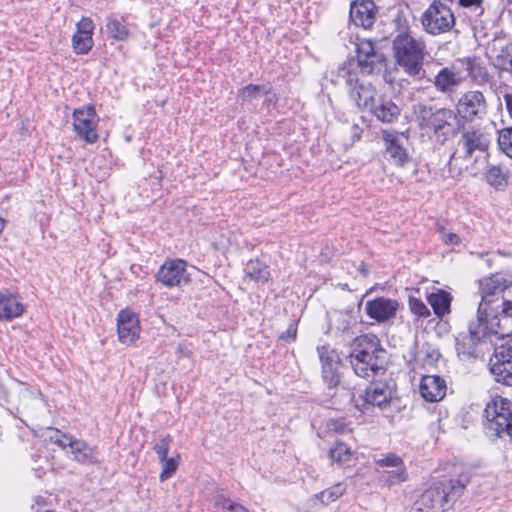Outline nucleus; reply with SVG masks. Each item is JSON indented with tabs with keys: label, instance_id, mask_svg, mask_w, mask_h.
Masks as SVG:
<instances>
[{
	"label": "nucleus",
	"instance_id": "0eeeda50",
	"mask_svg": "<svg viewBox=\"0 0 512 512\" xmlns=\"http://www.w3.org/2000/svg\"><path fill=\"white\" fill-rule=\"evenodd\" d=\"M369 385L366 386L364 392L355 398L352 395V401L355 407L362 413H366L370 408L377 407L385 410L396 398L397 386L393 378H370Z\"/></svg>",
	"mask_w": 512,
	"mask_h": 512
},
{
	"label": "nucleus",
	"instance_id": "72a5a7b5",
	"mask_svg": "<svg viewBox=\"0 0 512 512\" xmlns=\"http://www.w3.org/2000/svg\"><path fill=\"white\" fill-rule=\"evenodd\" d=\"M106 32L108 38L116 41H126L130 37V31L123 19L114 16H108L106 22Z\"/></svg>",
	"mask_w": 512,
	"mask_h": 512
},
{
	"label": "nucleus",
	"instance_id": "bf43d9fd",
	"mask_svg": "<svg viewBox=\"0 0 512 512\" xmlns=\"http://www.w3.org/2000/svg\"><path fill=\"white\" fill-rule=\"evenodd\" d=\"M342 445H343L342 443H337L335 448L336 449L342 448Z\"/></svg>",
	"mask_w": 512,
	"mask_h": 512
},
{
	"label": "nucleus",
	"instance_id": "a878e982",
	"mask_svg": "<svg viewBox=\"0 0 512 512\" xmlns=\"http://www.w3.org/2000/svg\"><path fill=\"white\" fill-rule=\"evenodd\" d=\"M36 437H39L45 445H56L59 448H74L78 441L70 434L64 433L54 427H44L33 430Z\"/></svg>",
	"mask_w": 512,
	"mask_h": 512
},
{
	"label": "nucleus",
	"instance_id": "4be33fe9",
	"mask_svg": "<svg viewBox=\"0 0 512 512\" xmlns=\"http://www.w3.org/2000/svg\"><path fill=\"white\" fill-rule=\"evenodd\" d=\"M462 129L459 145L464 149V159L472 157L475 151L485 152L489 147V140L479 129H465L463 125L458 124V130Z\"/></svg>",
	"mask_w": 512,
	"mask_h": 512
},
{
	"label": "nucleus",
	"instance_id": "680f3d73",
	"mask_svg": "<svg viewBox=\"0 0 512 512\" xmlns=\"http://www.w3.org/2000/svg\"><path fill=\"white\" fill-rule=\"evenodd\" d=\"M362 305V300H360V302L358 303V308H360Z\"/></svg>",
	"mask_w": 512,
	"mask_h": 512
},
{
	"label": "nucleus",
	"instance_id": "c9c22d12",
	"mask_svg": "<svg viewBox=\"0 0 512 512\" xmlns=\"http://www.w3.org/2000/svg\"><path fill=\"white\" fill-rule=\"evenodd\" d=\"M486 182L496 190L504 189L508 184V173L500 166L491 165L485 173Z\"/></svg>",
	"mask_w": 512,
	"mask_h": 512
},
{
	"label": "nucleus",
	"instance_id": "49530a36",
	"mask_svg": "<svg viewBox=\"0 0 512 512\" xmlns=\"http://www.w3.org/2000/svg\"><path fill=\"white\" fill-rule=\"evenodd\" d=\"M216 504L222 506V508L227 510V512H249L242 505L233 503L228 499H223L222 501L219 500L216 502Z\"/></svg>",
	"mask_w": 512,
	"mask_h": 512
},
{
	"label": "nucleus",
	"instance_id": "9b49d317",
	"mask_svg": "<svg viewBox=\"0 0 512 512\" xmlns=\"http://www.w3.org/2000/svg\"><path fill=\"white\" fill-rule=\"evenodd\" d=\"M416 115L421 130L433 131L437 138L443 137L442 142L447 139L448 132L445 128L451 126L450 120L455 117L451 109L419 105Z\"/></svg>",
	"mask_w": 512,
	"mask_h": 512
},
{
	"label": "nucleus",
	"instance_id": "4d7b16f0",
	"mask_svg": "<svg viewBox=\"0 0 512 512\" xmlns=\"http://www.w3.org/2000/svg\"><path fill=\"white\" fill-rule=\"evenodd\" d=\"M352 129L355 130V131L360 130V128H359V126L357 124H354L352 126Z\"/></svg>",
	"mask_w": 512,
	"mask_h": 512
},
{
	"label": "nucleus",
	"instance_id": "13d9d810",
	"mask_svg": "<svg viewBox=\"0 0 512 512\" xmlns=\"http://www.w3.org/2000/svg\"><path fill=\"white\" fill-rule=\"evenodd\" d=\"M454 156H455V153H453V154L450 156L449 161H448V165H450V164H451V161L453 160Z\"/></svg>",
	"mask_w": 512,
	"mask_h": 512
},
{
	"label": "nucleus",
	"instance_id": "e433bc0d",
	"mask_svg": "<svg viewBox=\"0 0 512 512\" xmlns=\"http://www.w3.org/2000/svg\"><path fill=\"white\" fill-rule=\"evenodd\" d=\"M272 87L258 84H248L240 88L237 92V98L242 102L257 99L261 94H271Z\"/></svg>",
	"mask_w": 512,
	"mask_h": 512
},
{
	"label": "nucleus",
	"instance_id": "f704fd0d",
	"mask_svg": "<svg viewBox=\"0 0 512 512\" xmlns=\"http://www.w3.org/2000/svg\"><path fill=\"white\" fill-rule=\"evenodd\" d=\"M461 82V79L447 67L442 68L435 76L434 84L441 92H452Z\"/></svg>",
	"mask_w": 512,
	"mask_h": 512
},
{
	"label": "nucleus",
	"instance_id": "cd10ccee",
	"mask_svg": "<svg viewBox=\"0 0 512 512\" xmlns=\"http://www.w3.org/2000/svg\"><path fill=\"white\" fill-rule=\"evenodd\" d=\"M24 310V305L10 293L0 292V320L11 321L21 316Z\"/></svg>",
	"mask_w": 512,
	"mask_h": 512
},
{
	"label": "nucleus",
	"instance_id": "423d86ee",
	"mask_svg": "<svg viewBox=\"0 0 512 512\" xmlns=\"http://www.w3.org/2000/svg\"><path fill=\"white\" fill-rule=\"evenodd\" d=\"M509 282L501 273L491 274L479 280L481 302L477 309L478 316L489 321L500 322L497 317H499L501 297L505 296Z\"/></svg>",
	"mask_w": 512,
	"mask_h": 512
},
{
	"label": "nucleus",
	"instance_id": "c85d7f7f",
	"mask_svg": "<svg viewBox=\"0 0 512 512\" xmlns=\"http://www.w3.org/2000/svg\"><path fill=\"white\" fill-rule=\"evenodd\" d=\"M505 296L501 297V307L497 317L500 320L499 329L504 335H508L512 331V281L508 284Z\"/></svg>",
	"mask_w": 512,
	"mask_h": 512
},
{
	"label": "nucleus",
	"instance_id": "5fc2aeb1",
	"mask_svg": "<svg viewBox=\"0 0 512 512\" xmlns=\"http://www.w3.org/2000/svg\"><path fill=\"white\" fill-rule=\"evenodd\" d=\"M5 223V220L2 217H0V233L4 230Z\"/></svg>",
	"mask_w": 512,
	"mask_h": 512
},
{
	"label": "nucleus",
	"instance_id": "a18cd8bd",
	"mask_svg": "<svg viewBox=\"0 0 512 512\" xmlns=\"http://www.w3.org/2000/svg\"><path fill=\"white\" fill-rule=\"evenodd\" d=\"M298 320H291L286 331L278 336L279 342L292 343L297 339Z\"/></svg>",
	"mask_w": 512,
	"mask_h": 512
},
{
	"label": "nucleus",
	"instance_id": "aec40b11",
	"mask_svg": "<svg viewBox=\"0 0 512 512\" xmlns=\"http://www.w3.org/2000/svg\"><path fill=\"white\" fill-rule=\"evenodd\" d=\"M489 370L498 383L505 386H512V356L497 346L489 360Z\"/></svg>",
	"mask_w": 512,
	"mask_h": 512
},
{
	"label": "nucleus",
	"instance_id": "ddd939ff",
	"mask_svg": "<svg viewBox=\"0 0 512 512\" xmlns=\"http://www.w3.org/2000/svg\"><path fill=\"white\" fill-rule=\"evenodd\" d=\"M403 135V132L397 130L381 131V138L384 144L383 155L388 162L398 168L405 167L413 160L400 139V136Z\"/></svg>",
	"mask_w": 512,
	"mask_h": 512
},
{
	"label": "nucleus",
	"instance_id": "8fccbe9b",
	"mask_svg": "<svg viewBox=\"0 0 512 512\" xmlns=\"http://www.w3.org/2000/svg\"><path fill=\"white\" fill-rule=\"evenodd\" d=\"M503 99H504V102H505L508 114H509L510 118H512V94L511 93H505L503 95Z\"/></svg>",
	"mask_w": 512,
	"mask_h": 512
},
{
	"label": "nucleus",
	"instance_id": "6e6552de",
	"mask_svg": "<svg viewBox=\"0 0 512 512\" xmlns=\"http://www.w3.org/2000/svg\"><path fill=\"white\" fill-rule=\"evenodd\" d=\"M356 56L354 64L360 69L363 75L383 74L387 83H393L391 74L387 71L389 59L387 55L376 47L372 39H362L355 44Z\"/></svg>",
	"mask_w": 512,
	"mask_h": 512
},
{
	"label": "nucleus",
	"instance_id": "c756f323",
	"mask_svg": "<svg viewBox=\"0 0 512 512\" xmlns=\"http://www.w3.org/2000/svg\"><path fill=\"white\" fill-rule=\"evenodd\" d=\"M465 65V70L468 75L480 84L491 82V75L489 74L485 64L478 57H465L460 60Z\"/></svg>",
	"mask_w": 512,
	"mask_h": 512
},
{
	"label": "nucleus",
	"instance_id": "f03ea898",
	"mask_svg": "<svg viewBox=\"0 0 512 512\" xmlns=\"http://www.w3.org/2000/svg\"><path fill=\"white\" fill-rule=\"evenodd\" d=\"M349 358L355 374L364 379L384 375L389 364L388 351L372 333L355 338Z\"/></svg>",
	"mask_w": 512,
	"mask_h": 512
},
{
	"label": "nucleus",
	"instance_id": "f3484780",
	"mask_svg": "<svg viewBox=\"0 0 512 512\" xmlns=\"http://www.w3.org/2000/svg\"><path fill=\"white\" fill-rule=\"evenodd\" d=\"M487 112L485 97L480 91H468L458 100L457 114L466 122L482 118Z\"/></svg>",
	"mask_w": 512,
	"mask_h": 512
},
{
	"label": "nucleus",
	"instance_id": "2eb2a0df",
	"mask_svg": "<svg viewBox=\"0 0 512 512\" xmlns=\"http://www.w3.org/2000/svg\"><path fill=\"white\" fill-rule=\"evenodd\" d=\"M317 352L321 362L323 381L329 388L337 387L341 381L339 371L341 358L339 353L335 349H331L329 345L318 346Z\"/></svg>",
	"mask_w": 512,
	"mask_h": 512
},
{
	"label": "nucleus",
	"instance_id": "09e8293b",
	"mask_svg": "<svg viewBox=\"0 0 512 512\" xmlns=\"http://www.w3.org/2000/svg\"><path fill=\"white\" fill-rule=\"evenodd\" d=\"M67 457L80 462L87 459V455L84 453V450H67Z\"/></svg>",
	"mask_w": 512,
	"mask_h": 512
},
{
	"label": "nucleus",
	"instance_id": "f257e3e1",
	"mask_svg": "<svg viewBox=\"0 0 512 512\" xmlns=\"http://www.w3.org/2000/svg\"><path fill=\"white\" fill-rule=\"evenodd\" d=\"M393 23L396 30V35L392 39L395 64L410 77L421 79L425 74L423 64L426 44L424 40L411 34L408 21L402 14L398 13Z\"/></svg>",
	"mask_w": 512,
	"mask_h": 512
},
{
	"label": "nucleus",
	"instance_id": "c03bdc74",
	"mask_svg": "<svg viewBox=\"0 0 512 512\" xmlns=\"http://www.w3.org/2000/svg\"><path fill=\"white\" fill-rule=\"evenodd\" d=\"M328 457L339 465H346L352 461V450H328Z\"/></svg>",
	"mask_w": 512,
	"mask_h": 512
},
{
	"label": "nucleus",
	"instance_id": "6ab92c4d",
	"mask_svg": "<svg viewBox=\"0 0 512 512\" xmlns=\"http://www.w3.org/2000/svg\"><path fill=\"white\" fill-rule=\"evenodd\" d=\"M118 339L122 344H131L139 337V318L130 308L121 309L117 314Z\"/></svg>",
	"mask_w": 512,
	"mask_h": 512
},
{
	"label": "nucleus",
	"instance_id": "a19ab883",
	"mask_svg": "<svg viewBox=\"0 0 512 512\" xmlns=\"http://www.w3.org/2000/svg\"><path fill=\"white\" fill-rule=\"evenodd\" d=\"M498 145L502 152L512 158V127L503 128L499 131Z\"/></svg>",
	"mask_w": 512,
	"mask_h": 512
},
{
	"label": "nucleus",
	"instance_id": "20e7f679",
	"mask_svg": "<svg viewBox=\"0 0 512 512\" xmlns=\"http://www.w3.org/2000/svg\"><path fill=\"white\" fill-rule=\"evenodd\" d=\"M468 479L449 480L426 489L414 502L410 512H444V505L456 501Z\"/></svg>",
	"mask_w": 512,
	"mask_h": 512
},
{
	"label": "nucleus",
	"instance_id": "5701e85b",
	"mask_svg": "<svg viewBox=\"0 0 512 512\" xmlns=\"http://www.w3.org/2000/svg\"><path fill=\"white\" fill-rule=\"evenodd\" d=\"M186 271V262L182 259L165 261L156 273V281L165 287L179 286Z\"/></svg>",
	"mask_w": 512,
	"mask_h": 512
},
{
	"label": "nucleus",
	"instance_id": "3c124183",
	"mask_svg": "<svg viewBox=\"0 0 512 512\" xmlns=\"http://www.w3.org/2000/svg\"><path fill=\"white\" fill-rule=\"evenodd\" d=\"M445 242L448 244H458L460 237L455 233H449L445 236Z\"/></svg>",
	"mask_w": 512,
	"mask_h": 512
},
{
	"label": "nucleus",
	"instance_id": "de8ad7c7",
	"mask_svg": "<svg viewBox=\"0 0 512 512\" xmlns=\"http://www.w3.org/2000/svg\"><path fill=\"white\" fill-rule=\"evenodd\" d=\"M173 442V437L170 434L161 435L158 442L154 444L153 448H169Z\"/></svg>",
	"mask_w": 512,
	"mask_h": 512
},
{
	"label": "nucleus",
	"instance_id": "412c9836",
	"mask_svg": "<svg viewBox=\"0 0 512 512\" xmlns=\"http://www.w3.org/2000/svg\"><path fill=\"white\" fill-rule=\"evenodd\" d=\"M94 23L89 17H82L76 24V32L72 36V48L77 55L88 54L94 45Z\"/></svg>",
	"mask_w": 512,
	"mask_h": 512
},
{
	"label": "nucleus",
	"instance_id": "79ce46f5",
	"mask_svg": "<svg viewBox=\"0 0 512 512\" xmlns=\"http://www.w3.org/2000/svg\"><path fill=\"white\" fill-rule=\"evenodd\" d=\"M409 309L410 311L416 315L418 318H427L431 315L429 308L427 305L419 298L414 296H409L408 299Z\"/></svg>",
	"mask_w": 512,
	"mask_h": 512
},
{
	"label": "nucleus",
	"instance_id": "b1692460",
	"mask_svg": "<svg viewBox=\"0 0 512 512\" xmlns=\"http://www.w3.org/2000/svg\"><path fill=\"white\" fill-rule=\"evenodd\" d=\"M419 390L426 401L438 402L445 397L447 385L439 375H424L421 378Z\"/></svg>",
	"mask_w": 512,
	"mask_h": 512
},
{
	"label": "nucleus",
	"instance_id": "473e14b6",
	"mask_svg": "<svg viewBox=\"0 0 512 512\" xmlns=\"http://www.w3.org/2000/svg\"><path fill=\"white\" fill-rule=\"evenodd\" d=\"M499 76L507 73L512 78V42L503 46L492 61Z\"/></svg>",
	"mask_w": 512,
	"mask_h": 512
},
{
	"label": "nucleus",
	"instance_id": "393cba45",
	"mask_svg": "<svg viewBox=\"0 0 512 512\" xmlns=\"http://www.w3.org/2000/svg\"><path fill=\"white\" fill-rule=\"evenodd\" d=\"M376 463L380 467L395 468L387 471L385 482L392 486L404 482L408 478L406 467L403 460L394 453H388L385 457L377 459Z\"/></svg>",
	"mask_w": 512,
	"mask_h": 512
},
{
	"label": "nucleus",
	"instance_id": "052dcab7",
	"mask_svg": "<svg viewBox=\"0 0 512 512\" xmlns=\"http://www.w3.org/2000/svg\"><path fill=\"white\" fill-rule=\"evenodd\" d=\"M177 351H178V352H182V346H181V345H178V347H177Z\"/></svg>",
	"mask_w": 512,
	"mask_h": 512
},
{
	"label": "nucleus",
	"instance_id": "7c9ffc66",
	"mask_svg": "<svg viewBox=\"0 0 512 512\" xmlns=\"http://www.w3.org/2000/svg\"><path fill=\"white\" fill-rule=\"evenodd\" d=\"M157 454L158 459L162 464V471L159 475V479L161 482H164L171 478L176 472L180 462V455L175 451L169 455V450H157Z\"/></svg>",
	"mask_w": 512,
	"mask_h": 512
},
{
	"label": "nucleus",
	"instance_id": "2f4dec72",
	"mask_svg": "<svg viewBox=\"0 0 512 512\" xmlns=\"http://www.w3.org/2000/svg\"><path fill=\"white\" fill-rule=\"evenodd\" d=\"M244 272L246 277L257 283L264 284L270 279L269 266L258 258L249 260L246 263Z\"/></svg>",
	"mask_w": 512,
	"mask_h": 512
},
{
	"label": "nucleus",
	"instance_id": "58836bf2",
	"mask_svg": "<svg viewBox=\"0 0 512 512\" xmlns=\"http://www.w3.org/2000/svg\"><path fill=\"white\" fill-rule=\"evenodd\" d=\"M346 491V485L337 483L332 487L321 491L316 495L317 499L324 505H328L340 498Z\"/></svg>",
	"mask_w": 512,
	"mask_h": 512
},
{
	"label": "nucleus",
	"instance_id": "864d4df0",
	"mask_svg": "<svg viewBox=\"0 0 512 512\" xmlns=\"http://www.w3.org/2000/svg\"><path fill=\"white\" fill-rule=\"evenodd\" d=\"M8 391L5 386L0 382V400L7 401Z\"/></svg>",
	"mask_w": 512,
	"mask_h": 512
},
{
	"label": "nucleus",
	"instance_id": "dca6fc26",
	"mask_svg": "<svg viewBox=\"0 0 512 512\" xmlns=\"http://www.w3.org/2000/svg\"><path fill=\"white\" fill-rule=\"evenodd\" d=\"M379 7L373 0H352L349 7V23L369 30L373 27Z\"/></svg>",
	"mask_w": 512,
	"mask_h": 512
},
{
	"label": "nucleus",
	"instance_id": "37998d69",
	"mask_svg": "<svg viewBox=\"0 0 512 512\" xmlns=\"http://www.w3.org/2000/svg\"><path fill=\"white\" fill-rule=\"evenodd\" d=\"M458 5L461 8L467 9L476 17L482 16L485 11L484 0H458Z\"/></svg>",
	"mask_w": 512,
	"mask_h": 512
},
{
	"label": "nucleus",
	"instance_id": "6e6d98bb",
	"mask_svg": "<svg viewBox=\"0 0 512 512\" xmlns=\"http://www.w3.org/2000/svg\"><path fill=\"white\" fill-rule=\"evenodd\" d=\"M157 176H155L159 181H161L164 177L163 172L161 170L157 171Z\"/></svg>",
	"mask_w": 512,
	"mask_h": 512
},
{
	"label": "nucleus",
	"instance_id": "bb28decb",
	"mask_svg": "<svg viewBox=\"0 0 512 512\" xmlns=\"http://www.w3.org/2000/svg\"><path fill=\"white\" fill-rule=\"evenodd\" d=\"M452 300V294L443 289H438L427 296V302L433 309L434 314L440 319L451 312Z\"/></svg>",
	"mask_w": 512,
	"mask_h": 512
},
{
	"label": "nucleus",
	"instance_id": "4468645a",
	"mask_svg": "<svg viewBox=\"0 0 512 512\" xmlns=\"http://www.w3.org/2000/svg\"><path fill=\"white\" fill-rule=\"evenodd\" d=\"M399 308L397 299L385 296H376L365 303L366 315L378 324L393 322Z\"/></svg>",
	"mask_w": 512,
	"mask_h": 512
},
{
	"label": "nucleus",
	"instance_id": "7ed1b4c3",
	"mask_svg": "<svg viewBox=\"0 0 512 512\" xmlns=\"http://www.w3.org/2000/svg\"><path fill=\"white\" fill-rule=\"evenodd\" d=\"M499 321L493 322L476 315V319L469 322L467 331L459 332L455 336V350L462 361L476 360L480 356L479 345L491 336L504 338L499 329Z\"/></svg>",
	"mask_w": 512,
	"mask_h": 512
},
{
	"label": "nucleus",
	"instance_id": "a211bd4d",
	"mask_svg": "<svg viewBox=\"0 0 512 512\" xmlns=\"http://www.w3.org/2000/svg\"><path fill=\"white\" fill-rule=\"evenodd\" d=\"M379 122L393 124L401 115L400 106L387 94H379L368 110Z\"/></svg>",
	"mask_w": 512,
	"mask_h": 512
},
{
	"label": "nucleus",
	"instance_id": "1a4fd4ad",
	"mask_svg": "<svg viewBox=\"0 0 512 512\" xmlns=\"http://www.w3.org/2000/svg\"><path fill=\"white\" fill-rule=\"evenodd\" d=\"M420 20L424 31L433 36L450 32L456 24L452 9L441 0H433Z\"/></svg>",
	"mask_w": 512,
	"mask_h": 512
},
{
	"label": "nucleus",
	"instance_id": "603ef678",
	"mask_svg": "<svg viewBox=\"0 0 512 512\" xmlns=\"http://www.w3.org/2000/svg\"><path fill=\"white\" fill-rule=\"evenodd\" d=\"M278 102V96L276 93L273 92V89L271 90V94L267 95V98L265 99L264 103L266 104H276Z\"/></svg>",
	"mask_w": 512,
	"mask_h": 512
},
{
	"label": "nucleus",
	"instance_id": "4c0bfd02",
	"mask_svg": "<svg viewBox=\"0 0 512 512\" xmlns=\"http://www.w3.org/2000/svg\"><path fill=\"white\" fill-rule=\"evenodd\" d=\"M329 330L347 332L351 327V315L348 312L335 311L329 316Z\"/></svg>",
	"mask_w": 512,
	"mask_h": 512
},
{
	"label": "nucleus",
	"instance_id": "39448f33",
	"mask_svg": "<svg viewBox=\"0 0 512 512\" xmlns=\"http://www.w3.org/2000/svg\"><path fill=\"white\" fill-rule=\"evenodd\" d=\"M485 433L491 439H503L512 443V401L497 396L486 404Z\"/></svg>",
	"mask_w": 512,
	"mask_h": 512
},
{
	"label": "nucleus",
	"instance_id": "ea45409f",
	"mask_svg": "<svg viewBox=\"0 0 512 512\" xmlns=\"http://www.w3.org/2000/svg\"><path fill=\"white\" fill-rule=\"evenodd\" d=\"M351 422L345 417L330 418L326 420L325 427L328 432L336 434H346L351 432Z\"/></svg>",
	"mask_w": 512,
	"mask_h": 512
},
{
	"label": "nucleus",
	"instance_id": "9d476101",
	"mask_svg": "<svg viewBox=\"0 0 512 512\" xmlns=\"http://www.w3.org/2000/svg\"><path fill=\"white\" fill-rule=\"evenodd\" d=\"M354 58H348L338 69V75L343 77L348 87L350 99L362 110H369L372 101L377 97L371 85L360 83L353 69Z\"/></svg>",
	"mask_w": 512,
	"mask_h": 512
},
{
	"label": "nucleus",
	"instance_id": "f8f14e48",
	"mask_svg": "<svg viewBox=\"0 0 512 512\" xmlns=\"http://www.w3.org/2000/svg\"><path fill=\"white\" fill-rule=\"evenodd\" d=\"M74 132L86 143L97 142V126L99 117L93 104L77 108L72 113Z\"/></svg>",
	"mask_w": 512,
	"mask_h": 512
}]
</instances>
